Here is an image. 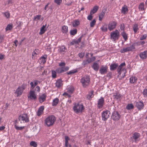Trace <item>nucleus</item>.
<instances>
[{
  "label": "nucleus",
  "mask_w": 147,
  "mask_h": 147,
  "mask_svg": "<svg viewBox=\"0 0 147 147\" xmlns=\"http://www.w3.org/2000/svg\"><path fill=\"white\" fill-rule=\"evenodd\" d=\"M126 64L125 62L121 63L118 66L117 71L118 74V77L119 80L124 78L125 76V74L126 73V69L125 68Z\"/></svg>",
  "instance_id": "obj_1"
},
{
  "label": "nucleus",
  "mask_w": 147,
  "mask_h": 147,
  "mask_svg": "<svg viewBox=\"0 0 147 147\" xmlns=\"http://www.w3.org/2000/svg\"><path fill=\"white\" fill-rule=\"evenodd\" d=\"M56 120V118L54 115H49L45 119V125L48 127L52 126L53 125Z\"/></svg>",
  "instance_id": "obj_2"
},
{
  "label": "nucleus",
  "mask_w": 147,
  "mask_h": 147,
  "mask_svg": "<svg viewBox=\"0 0 147 147\" xmlns=\"http://www.w3.org/2000/svg\"><path fill=\"white\" fill-rule=\"evenodd\" d=\"M75 113H81L84 109V107L82 104L80 103H75L73 108Z\"/></svg>",
  "instance_id": "obj_3"
},
{
  "label": "nucleus",
  "mask_w": 147,
  "mask_h": 147,
  "mask_svg": "<svg viewBox=\"0 0 147 147\" xmlns=\"http://www.w3.org/2000/svg\"><path fill=\"white\" fill-rule=\"evenodd\" d=\"M120 36V32L117 30L112 31L110 33V39L114 42L118 40Z\"/></svg>",
  "instance_id": "obj_4"
},
{
  "label": "nucleus",
  "mask_w": 147,
  "mask_h": 147,
  "mask_svg": "<svg viewBox=\"0 0 147 147\" xmlns=\"http://www.w3.org/2000/svg\"><path fill=\"white\" fill-rule=\"evenodd\" d=\"M81 82L83 87H86L88 86L90 83L89 76H85L82 77L81 80Z\"/></svg>",
  "instance_id": "obj_5"
},
{
  "label": "nucleus",
  "mask_w": 147,
  "mask_h": 147,
  "mask_svg": "<svg viewBox=\"0 0 147 147\" xmlns=\"http://www.w3.org/2000/svg\"><path fill=\"white\" fill-rule=\"evenodd\" d=\"M18 120L22 123L28 122L29 121V117L26 114H23L20 115L18 117Z\"/></svg>",
  "instance_id": "obj_6"
},
{
  "label": "nucleus",
  "mask_w": 147,
  "mask_h": 147,
  "mask_svg": "<svg viewBox=\"0 0 147 147\" xmlns=\"http://www.w3.org/2000/svg\"><path fill=\"white\" fill-rule=\"evenodd\" d=\"M28 98L30 100H36L37 99V96L35 91L30 90L27 96Z\"/></svg>",
  "instance_id": "obj_7"
},
{
  "label": "nucleus",
  "mask_w": 147,
  "mask_h": 147,
  "mask_svg": "<svg viewBox=\"0 0 147 147\" xmlns=\"http://www.w3.org/2000/svg\"><path fill=\"white\" fill-rule=\"evenodd\" d=\"M110 112L108 110L103 111L102 113V118L103 121H106L109 117Z\"/></svg>",
  "instance_id": "obj_8"
},
{
  "label": "nucleus",
  "mask_w": 147,
  "mask_h": 147,
  "mask_svg": "<svg viewBox=\"0 0 147 147\" xmlns=\"http://www.w3.org/2000/svg\"><path fill=\"white\" fill-rule=\"evenodd\" d=\"M117 23L115 21H112L108 24V29L110 31H112L115 29L117 25Z\"/></svg>",
  "instance_id": "obj_9"
},
{
  "label": "nucleus",
  "mask_w": 147,
  "mask_h": 147,
  "mask_svg": "<svg viewBox=\"0 0 147 147\" xmlns=\"http://www.w3.org/2000/svg\"><path fill=\"white\" fill-rule=\"evenodd\" d=\"M121 116L119 112L116 111H114L112 114L111 118L113 120L117 121L119 120Z\"/></svg>",
  "instance_id": "obj_10"
},
{
  "label": "nucleus",
  "mask_w": 147,
  "mask_h": 147,
  "mask_svg": "<svg viewBox=\"0 0 147 147\" xmlns=\"http://www.w3.org/2000/svg\"><path fill=\"white\" fill-rule=\"evenodd\" d=\"M104 103V98L101 97L98 100L97 102V107L99 109H101L102 108Z\"/></svg>",
  "instance_id": "obj_11"
},
{
  "label": "nucleus",
  "mask_w": 147,
  "mask_h": 147,
  "mask_svg": "<svg viewBox=\"0 0 147 147\" xmlns=\"http://www.w3.org/2000/svg\"><path fill=\"white\" fill-rule=\"evenodd\" d=\"M144 105L142 101L137 102H136V106L138 110H141L144 108Z\"/></svg>",
  "instance_id": "obj_12"
},
{
  "label": "nucleus",
  "mask_w": 147,
  "mask_h": 147,
  "mask_svg": "<svg viewBox=\"0 0 147 147\" xmlns=\"http://www.w3.org/2000/svg\"><path fill=\"white\" fill-rule=\"evenodd\" d=\"M108 67L107 65H102L99 70V71L102 74H105L107 72Z\"/></svg>",
  "instance_id": "obj_13"
},
{
  "label": "nucleus",
  "mask_w": 147,
  "mask_h": 147,
  "mask_svg": "<svg viewBox=\"0 0 147 147\" xmlns=\"http://www.w3.org/2000/svg\"><path fill=\"white\" fill-rule=\"evenodd\" d=\"M22 90L20 88V87H18L14 92V94L16 95L17 97H19L22 95L23 93Z\"/></svg>",
  "instance_id": "obj_14"
},
{
  "label": "nucleus",
  "mask_w": 147,
  "mask_h": 147,
  "mask_svg": "<svg viewBox=\"0 0 147 147\" xmlns=\"http://www.w3.org/2000/svg\"><path fill=\"white\" fill-rule=\"evenodd\" d=\"M140 58L142 59H145L147 58V51L141 52L139 54Z\"/></svg>",
  "instance_id": "obj_15"
},
{
  "label": "nucleus",
  "mask_w": 147,
  "mask_h": 147,
  "mask_svg": "<svg viewBox=\"0 0 147 147\" xmlns=\"http://www.w3.org/2000/svg\"><path fill=\"white\" fill-rule=\"evenodd\" d=\"M98 61L99 60H98L94 62L92 67L96 71H98L99 69V66L98 63Z\"/></svg>",
  "instance_id": "obj_16"
},
{
  "label": "nucleus",
  "mask_w": 147,
  "mask_h": 147,
  "mask_svg": "<svg viewBox=\"0 0 147 147\" xmlns=\"http://www.w3.org/2000/svg\"><path fill=\"white\" fill-rule=\"evenodd\" d=\"M80 21L78 19L74 20L72 22L73 26L74 27H77L80 25Z\"/></svg>",
  "instance_id": "obj_17"
},
{
  "label": "nucleus",
  "mask_w": 147,
  "mask_h": 147,
  "mask_svg": "<svg viewBox=\"0 0 147 147\" xmlns=\"http://www.w3.org/2000/svg\"><path fill=\"white\" fill-rule=\"evenodd\" d=\"M47 26L46 24H45V25H43L41 28L40 30V31L39 32V34L40 35H42L46 31L47 29L46 28V27Z\"/></svg>",
  "instance_id": "obj_18"
},
{
  "label": "nucleus",
  "mask_w": 147,
  "mask_h": 147,
  "mask_svg": "<svg viewBox=\"0 0 147 147\" xmlns=\"http://www.w3.org/2000/svg\"><path fill=\"white\" fill-rule=\"evenodd\" d=\"M44 109V107L43 106H41L39 108L37 113L38 116H39L43 113V110Z\"/></svg>",
  "instance_id": "obj_19"
},
{
  "label": "nucleus",
  "mask_w": 147,
  "mask_h": 147,
  "mask_svg": "<svg viewBox=\"0 0 147 147\" xmlns=\"http://www.w3.org/2000/svg\"><path fill=\"white\" fill-rule=\"evenodd\" d=\"M38 55V52L36 49L35 50L32 54V57L33 59H37Z\"/></svg>",
  "instance_id": "obj_20"
},
{
  "label": "nucleus",
  "mask_w": 147,
  "mask_h": 147,
  "mask_svg": "<svg viewBox=\"0 0 147 147\" xmlns=\"http://www.w3.org/2000/svg\"><path fill=\"white\" fill-rule=\"evenodd\" d=\"M121 13L124 14H126L128 12V9L127 6L126 5H124L122 8Z\"/></svg>",
  "instance_id": "obj_21"
},
{
  "label": "nucleus",
  "mask_w": 147,
  "mask_h": 147,
  "mask_svg": "<svg viewBox=\"0 0 147 147\" xmlns=\"http://www.w3.org/2000/svg\"><path fill=\"white\" fill-rule=\"evenodd\" d=\"M46 96L45 94H43L39 97V100L40 102H42L46 100Z\"/></svg>",
  "instance_id": "obj_22"
},
{
  "label": "nucleus",
  "mask_w": 147,
  "mask_h": 147,
  "mask_svg": "<svg viewBox=\"0 0 147 147\" xmlns=\"http://www.w3.org/2000/svg\"><path fill=\"white\" fill-rule=\"evenodd\" d=\"M118 66V65L116 63H112L110 66L111 70H114Z\"/></svg>",
  "instance_id": "obj_23"
},
{
  "label": "nucleus",
  "mask_w": 147,
  "mask_h": 147,
  "mask_svg": "<svg viewBox=\"0 0 147 147\" xmlns=\"http://www.w3.org/2000/svg\"><path fill=\"white\" fill-rule=\"evenodd\" d=\"M106 10H102V11L100 13L98 19L100 21H101L103 18L105 16V13Z\"/></svg>",
  "instance_id": "obj_24"
},
{
  "label": "nucleus",
  "mask_w": 147,
  "mask_h": 147,
  "mask_svg": "<svg viewBox=\"0 0 147 147\" xmlns=\"http://www.w3.org/2000/svg\"><path fill=\"white\" fill-rule=\"evenodd\" d=\"M140 136V134L138 133H135L133 134L132 136L133 138L135 140V141H136L139 138Z\"/></svg>",
  "instance_id": "obj_25"
},
{
  "label": "nucleus",
  "mask_w": 147,
  "mask_h": 147,
  "mask_svg": "<svg viewBox=\"0 0 147 147\" xmlns=\"http://www.w3.org/2000/svg\"><path fill=\"white\" fill-rule=\"evenodd\" d=\"M63 85L62 81L61 79L58 80L55 83L56 86L57 88H59Z\"/></svg>",
  "instance_id": "obj_26"
},
{
  "label": "nucleus",
  "mask_w": 147,
  "mask_h": 147,
  "mask_svg": "<svg viewBox=\"0 0 147 147\" xmlns=\"http://www.w3.org/2000/svg\"><path fill=\"white\" fill-rule=\"evenodd\" d=\"M98 9L99 7L97 5L94 6L92 9L90 11V13L93 14L95 13L98 10Z\"/></svg>",
  "instance_id": "obj_27"
},
{
  "label": "nucleus",
  "mask_w": 147,
  "mask_h": 147,
  "mask_svg": "<svg viewBox=\"0 0 147 147\" xmlns=\"http://www.w3.org/2000/svg\"><path fill=\"white\" fill-rule=\"evenodd\" d=\"M47 57V55H45L42 56L40 59L41 63L43 64L45 63L46 62Z\"/></svg>",
  "instance_id": "obj_28"
},
{
  "label": "nucleus",
  "mask_w": 147,
  "mask_h": 147,
  "mask_svg": "<svg viewBox=\"0 0 147 147\" xmlns=\"http://www.w3.org/2000/svg\"><path fill=\"white\" fill-rule=\"evenodd\" d=\"M68 28L67 26L64 25L62 27L61 31L63 33H67L68 31Z\"/></svg>",
  "instance_id": "obj_29"
},
{
  "label": "nucleus",
  "mask_w": 147,
  "mask_h": 147,
  "mask_svg": "<svg viewBox=\"0 0 147 147\" xmlns=\"http://www.w3.org/2000/svg\"><path fill=\"white\" fill-rule=\"evenodd\" d=\"M59 100L58 98H56L54 99L52 103V105L53 106H56L58 103Z\"/></svg>",
  "instance_id": "obj_30"
},
{
  "label": "nucleus",
  "mask_w": 147,
  "mask_h": 147,
  "mask_svg": "<svg viewBox=\"0 0 147 147\" xmlns=\"http://www.w3.org/2000/svg\"><path fill=\"white\" fill-rule=\"evenodd\" d=\"M66 51L67 49L64 46H62L60 48L59 52L62 54H64Z\"/></svg>",
  "instance_id": "obj_31"
},
{
  "label": "nucleus",
  "mask_w": 147,
  "mask_h": 147,
  "mask_svg": "<svg viewBox=\"0 0 147 147\" xmlns=\"http://www.w3.org/2000/svg\"><path fill=\"white\" fill-rule=\"evenodd\" d=\"M137 79L135 77L132 76L129 78V82L131 83H135L136 82Z\"/></svg>",
  "instance_id": "obj_32"
},
{
  "label": "nucleus",
  "mask_w": 147,
  "mask_h": 147,
  "mask_svg": "<svg viewBox=\"0 0 147 147\" xmlns=\"http://www.w3.org/2000/svg\"><path fill=\"white\" fill-rule=\"evenodd\" d=\"M74 90V88L72 86H69L68 88L67 92L71 94H72Z\"/></svg>",
  "instance_id": "obj_33"
},
{
  "label": "nucleus",
  "mask_w": 147,
  "mask_h": 147,
  "mask_svg": "<svg viewBox=\"0 0 147 147\" xmlns=\"http://www.w3.org/2000/svg\"><path fill=\"white\" fill-rule=\"evenodd\" d=\"M96 20L95 19L93 20L90 23V26L91 28H93L95 25Z\"/></svg>",
  "instance_id": "obj_34"
},
{
  "label": "nucleus",
  "mask_w": 147,
  "mask_h": 147,
  "mask_svg": "<svg viewBox=\"0 0 147 147\" xmlns=\"http://www.w3.org/2000/svg\"><path fill=\"white\" fill-rule=\"evenodd\" d=\"M100 29H101L102 31V32H106L107 30V25L105 24L102 26L100 28Z\"/></svg>",
  "instance_id": "obj_35"
},
{
  "label": "nucleus",
  "mask_w": 147,
  "mask_h": 147,
  "mask_svg": "<svg viewBox=\"0 0 147 147\" xmlns=\"http://www.w3.org/2000/svg\"><path fill=\"white\" fill-rule=\"evenodd\" d=\"M13 28V26L12 24H8L6 28H5V30L6 31L9 30H11Z\"/></svg>",
  "instance_id": "obj_36"
},
{
  "label": "nucleus",
  "mask_w": 147,
  "mask_h": 147,
  "mask_svg": "<svg viewBox=\"0 0 147 147\" xmlns=\"http://www.w3.org/2000/svg\"><path fill=\"white\" fill-rule=\"evenodd\" d=\"M113 96L114 98L118 99L120 98L121 96L119 93H117L113 94Z\"/></svg>",
  "instance_id": "obj_37"
},
{
  "label": "nucleus",
  "mask_w": 147,
  "mask_h": 147,
  "mask_svg": "<svg viewBox=\"0 0 147 147\" xmlns=\"http://www.w3.org/2000/svg\"><path fill=\"white\" fill-rule=\"evenodd\" d=\"M77 31L76 29L72 30H70V33L71 35H74L77 33Z\"/></svg>",
  "instance_id": "obj_38"
},
{
  "label": "nucleus",
  "mask_w": 147,
  "mask_h": 147,
  "mask_svg": "<svg viewBox=\"0 0 147 147\" xmlns=\"http://www.w3.org/2000/svg\"><path fill=\"white\" fill-rule=\"evenodd\" d=\"M77 69H75L74 70H71L68 72H67V74L68 75L73 74L76 73L77 72Z\"/></svg>",
  "instance_id": "obj_39"
},
{
  "label": "nucleus",
  "mask_w": 147,
  "mask_h": 147,
  "mask_svg": "<svg viewBox=\"0 0 147 147\" xmlns=\"http://www.w3.org/2000/svg\"><path fill=\"white\" fill-rule=\"evenodd\" d=\"M134 106L132 104H129L127 105L126 107V108L128 110H130L133 109Z\"/></svg>",
  "instance_id": "obj_40"
},
{
  "label": "nucleus",
  "mask_w": 147,
  "mask_h": 147,
  "mask_svg": "<svg viewBox=\"0 0 147 147\" xmlns=\"http://www.w3.org/2000/svg\"><path fill=\"white\" fill-rule=\"evenodd\" d=\"M122 36L125 40H126L127 39V34L124 32H123L121 33Z\"/></svg>",
  "instance_id": "obj_41"
},
{
  "label": "nucleus",
  "mask_w": 147,
  "mask_h": 147,
  "mask_svg": "<svg viewBox=\"0 0 147 147\" xmlns=\"http://www.w3.org/2000/svg\"><path fill=\"white\" fill-rule=\"evenodd\" d=\"M139 9L141 11L144 10V3H142L140 4L139 6Z\"/></svg>",
  "instance_id": "obj_42"
},
{
  "label": "nucleus",
  "mask_w": 147,
  "mask_h": 147,
  "mask_svg": "<svg viewBox=\"0 0 147 147\" xmlns=\"http://www.w3.org/2000/svg\"><path fill=\"white\" fill-rule=\"evenodd\" d=\"M18 87H20V88L22 90V91H23V90H24L27 87V84L24 83L21 86H19Z\"/></svg>",
  "instance_id": "obj_43"
},
{
  "label": "nucleus",
  "mask_w": 147,
  "mask_h": 147,
  "mask_svg": "<svg viewBox=\"0 0 147 147\" xmlns=\"http://www.w3.org/2000/svg\"><path fill=\"white\" fill-rule=\"evenodd\" d=\"M138 29V25L136 24H135L133 26V30L134 33H136Z\"/></svg>",
  "instance_id": "obj_44"
},
{
  "label": "nucleus",
  "mask_w": 147,
  "mask_h": 147,
  "mask_svg": "<svg viewBox=\"0 0 147 147\" xmlns=\"http://www.w3.org/2000/svg\"><path fill=\"white\" fill-rule=\"evenodd\" d=\"M71 94L69 93L67 91L65 92L63 94V96L66 97L67 96L68 97H71Z\"/></svg>",
  "instance_id": "obj_45"
},
{
  "label": "nucleus",
  "mask_w": 147,
  "mask_h": 147,
  "mask_svg": "<svg viewBox=\"0 0 147 147\" xmlns=\"http://www.w3.org/2000/svg\"><path fill=\"white\" fill-rule=\"evenodd\" d=\"M56 71L58 73H61L64 72L63 67L58 68L56 70Z\"/></svg>",
  "instance_id": "obj_46"
},
{
  "label": "nucleus",
  "mask_w": 147,
  "mask_h": 147,
  "mask_svg": "<svg viewBox=\"0 0 147 147\" xmlns=\"http://www.w3.org/2000/svg\"><path fill=\"white\" fill-rule=\"evenodd\" d=\"M129 51H132L135 49V47L133 44L132 45L129 47H127Z\"/></svg>",
  "instance_id": "obj_47"
},
{
  "label": "nucleus",
  "mask_w": 147,
  "mask_h": 147,
  "mask_svg": "<svg viewBox=\"0 0 147 147\" xmlns=\"http://www.w3.org/2000/svg\"><path fill=\"white\" fill-rule=\"evenodd\" d=\"M14 127L17 130H21L24 128V126L18 127L16 124L15 125Z\"/></svg>",
  "instance_id": "obj_48"
},
{
  "label": "nucleus",
  "mask_w": 147,
  "mask_h": 147,
  "mask_svg": "<svg viewBox=\"0 0 147 147\" xmlns=\"http://www.w3.org/2000/svg\"><path fill=\"white\" fill-rule=\"evenodd\" d=\"M30 145L32 146H33L34 147H37V144L34 141H32L30 142Z\"/></svg>",
  "instance_id": "obj_49"
},
{
  "label": "nucleus",
  "mask_w": 147,
  "mask_h": 147,
  "mask_svg": "<svg viewBox=\"0 0 147 147\" xmlns=\"http://www.w3.org/2000/svg\"><path fill=\"white\" fill-rule=\"evenodd\" d=\"M127 51H129L127 47H126L125 48H123V49H121L120 50V52L122 53H124Z\"/></svg>",
  "instance_id": "obj_50"
},
{
  "label": "nucleus",
  "mask_w": 147,
  "mask_h": 147,
  "mask_svg": "<svg viewBox=\"0 0 147 147\" xmlns=\"http://www.w3.org/2000/svg\"><path fill=\"white\" fill-rule=\"evenodd\" d=\"M143 94L144 97H147V88L144 90L143 92Z\"/></svg>",
  "instance_id": "obj_51"
},
{
  "label": "nucleus",
  "mask_w": 147,
  "mask_h": 147,
  "mask_svg": "<svg viewBox=\"0 0 147 147\" xmlns=\"http://www.w3.org/2000/svg\"><path fill=\"white\" fill-rule=\"evenodd\" d=\"M52 77L55 78L56 77V72L54 70H52Z\"/></svg>",
  "instance_id": "obj_52"
},
{
  "label": "nucleus",
  "mask_w": 147,
  "mask_h": 147,
  "mask_svg": "<svg viewBox=\"0 0 147 147\" xmlns=\"http://www.w3.org/2000/svg\"><path fill=\"white\" fill-rule=\"evenodd\" d=\"M96 58L94 57H92L91 58L88 59L90 63L95 61Z\"/></svg>",
  "instance_id": "obj_53"
},
{
  "label": "nucleus",
  "mask_w": 147,
  "mask_h": 147,
  "mask_svg": "<svg viewBox=\"0 0 147 147\" xmlns=\"http://www.w3.org/2000/svg\"><path fill=\"white\" fill-rule=\"evenodd\" d=\"M93 14H91L90 13V15H89L87 17V19L89 20H91L93 18Z\"/></svg>",
  "instance_id": "obj_54"
},
{
  "label": "nucleus",
  "mask_w": 147,
  "mask_h": 147,
  "mask_svg": "<svg viewBox=\"0 0 147 147\" xmlns=\"http://www.w3.org/2000/svg\"><path fill=\"white\" fill-rule=\"evenodd\" d=\"M41 17V15H37L36 16H35L34 17V20L38 21L40 20Z\"/></svg>",
  "instance_id": "obj_55"
},
{
  "label": "nucleus",
  "mask_w": 147,
  "mask_h": 147,
  "mask_svg": "<svg viewBox=\"0 0 147 147\" xmlns=\"http://www.w3.org/2000/svg\"><path fill=\"white\" fill-rule=\"evenodd\" d=\"M120 29L123 32L124 31V29L125 28L124 25L123 24H121L120 25Z\"/></svg>",
  "instance_id": "obj_56"
},
{
  "label": "nucleus",
  "mask_w": 147,
  "mask_h": 147,
  "mask_svg": "<svg viewBox=\"0 0 147 147\" xmlns=\"http://www.w3.org/2000/svg\"><path fill=\"white\" fill-rule=\"evenodd\" d=\"M89 63H89L88 59H87L86 60L84 61L82 63V65H85Z\"/></svg>",
  "instance_id": "obj_57"
},
{
  "label": "nucleus",
  "mask_w": 147,
  "mask_h": 147,
  "mask_svg": "<svg viewBox=\"0 0 147 147\" xmlns=\"http://www.w3.org/2000/svg\"><path fill=\"white\" fill-rule=\"evenodd\" d=\"M62 0H55L54 2L58 5H60L62 3Z\"/></svg>",
  "instance_id": "obj_58"
},
{
  "label": "nucleus",
  "mask_w": 147,
  "mask_h": 147,
  "mask_svg": "<svg viewBox=\"0 0 147 147\" xmlns=\"http://www.w3.org/2000/svg\"><path fill=\"white\" fill-rule=\"evenodd\" d=\"M147 37V34H144L140 38V40H142L144 39H145Z\"/></svg>",
  "instance_id": "obj_59"
},
{
  "label": "nucleus",
  "mask_w": 147,
  "mask_h": 147,
  "mask_svg": "<svg viewBox=\"0 0 147 147\" xmlns=\"http://www.w3.org/2000/svg\"><path fill=\"white\" fill-rule=\"evenodd\" d=\"M93 92H91L87 96V98L89 99L91 98L93 96Z\"/></svg>",
  "instance_id": "obj_60"
},
{
  "label": "nucleus",
  "mask_w": 147,
  "mask_h": 147,
  "mask_svg": "<svg viewBox=\"0 0 147 147\" xmlns=\"http://www.w3.org/2000/svg\"><path fill=\"white\" fill-rule=\"evenodd\" d=\"M4 14L5 17L7 18H8L10 17V13L8 12H5L4 13Z\"/></svg>",
  "instance_id": "obj_61"
},
{
  "label": "nucleus",
  "mask_w": 147,
  "mask_h": 147,
  "mask_svg": "<svg viewBox=\"0 0 147 147\" xmlns=\"http://www.w3.org/2000/svg\"><path fill=\"white\" fill-rule=\"evenodd\" d=\"M145 43V42L144 41H141L140 42H137V44L138 45H143Z\"/></svg>",
  "instance_id": "obj_62"
},
{
  "label": "nucleus",
  "mask_w": 147,
  "mask_h": 147,
  "mask_svg": "<svg viewBox=\"0 0 147 147\" xmlns=\"http://www.w3.org/2000/svg\"><path fill=\"white\" fill-rule=\"evenodd\" d=\"M30 85L32 89L34 88L35 86L34 84V83L33 82H31L30 83Z\"/></svg>",
  "instance_id": "obj_63"
},
{
  "label": "nucleus",
  "mask_w": 147,
  "mask_h": 147,
  "mask_svg": "<svg viewBox=\"0 0 147 147\" xmlns=\"http://www.w3.org/2000/svg\"><path fill=\"white\" fill-rule=\"evenodd\" d=\"M84 53H81L78 54L79 57L80 58H82L84 56Z\"/></svg>",
  "instance_id": "obj_64"
}]
</instances>
